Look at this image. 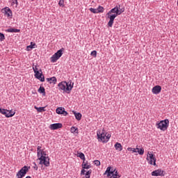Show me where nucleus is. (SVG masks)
Here are the masks:
<instances>
[{
	"instance_id": "11",
	"label": "nucleus",
	"mask_w": 178,
	"mask_h": 178,
	"mask_svg": "<svg viewBox=\"0 0 178 178\" xmlns=\"http://www.w3.org/2000/svg\"><path fill=\"white\" fill-rule=\"evenodd\" d=\"M35 77L38 80H40V81L44 82L45 81V76L42 74V70H40L39 71L35 72Z\"/></svg>"
},
{
	"instance_id": "31",
	"label": "nucleus",
	"mask_w": 178,
	"mask_h": 178,
	"mask_svg": "<svg viewBox=\"0 0 178 178\" xmlns=\"http://www.w3.org/2000/svg\"><path fill=\"white\" fill-rule=\"evenodd\" d=\"M97 10V13H104V7L99 6Z\"/></svg>"
},
{
	"instance_id": "14",
	"label": "nucleus",
	"mask_w": 178,
	"mask_h": 178,
	"mask_svg": "<svg viewBox=\"0 0 178 178\" xmlns=\"http://www.w3.org/2000/svg\"><path fill=\"white\" fill-rule=\"evenodd\" d=\"M162 91V87L161 86H156L152 88V94H155L156 95H158Z\"/></svg>"
},
{
	"instance_id": "36",
	"label": "nucleus",
	"mask_w": 178,
	"mask_h": 178,
	"mask_svg": "<svg viewBox=\"0 0 178 178\" xmlns=\"http://www.w3.org/2000/svg\"><path fill=\"white\" fill-rule=\"evenodd\" d=\"M89 10L92 12V13H98L97 10L93 8H90Z\"/></svg>"
},
{
	"instance_id": "42",
	"label": "nucleus",
	"mask_w": 178,
	"mask_h": 178,
	"mask_svg": "<svg viewBox=\"0 0 178 178\" xmlns=\"http://www.w3.org/2000/svg\"><path fill=\"white\" fill-rule=\"evenodd\" d=\"M13 4L15 3L16 5H18L19 3L17 2V0H13Z\"/></svg>"
},
{
	"instance_id": "27",
	"label": "nucleus",
	"mask_w": 178,
	"mask_h": 178,
	"mask_svg": "<svg viewBox=\"0 0 178 178\" xmlns=\"http://www.w3.org/2000/svg\"><path fill=\"white\" fill-rule=\"evenodd\" d=\"M38 91L40 94H44V95H45V88L44 87L40 86Z\"/></svg>"
},
{
	"instance_id": "22",
	"label": "nucleus",
	"mask_w": 178,
	"mask_h": 178,
	"mask_svg": "<svg viewBox=\"0 0 178 178\" xmlns=\"http://www.w3.org/2000/svg\"><path fill=\"white\" fill-rule=\"evenodd\" d=\"M64 111H65V108L58 107L56 108V113H58V115H63Z\"/></svg>"
},
{
	"instance_id": "38",
	"label": "nucleus",
	"mask_w": 178,
	"mask_h": 178,
	"mask_svg": "<svg viewBox=\"0 0 178 178\" xmlns=\"http://www.w3.org/2000/svg\"><path fill=\"white\" fill-rule=\"evenodd\" d=\"M94 163L96 165V166H99V165H101V162L98 160H95Z\"/></svg>"
},
{
	"instance_id": "26",
	"label": "nucleus",
	"mask_w": 178,
	"mask_h": 178,
	"mask_svg": "<svg viewBox=\"0 0 178 178\" xmlns=\"http://www.w3.org/2000/svg\"><path fill=\"white\" fill-rule=\"evenodd\" d=\"M82 168L83 169H90V168H91V165H90L89 163H82Z\"/></svg>"
},
{
	"instance_id": "15",
	"label": "nucleus",
	"mask_w": 178,
	"mask_h": 178,
	"mask_svg": "<svg viewBox=\"0 0 178 178\" xmlns=\"http://www.w3.org/2000/svg\"><path fill=\"white\" fill-rule=\"evenodd\" d=\"M46 80L47 83H49V84H53L54 86H55L58 81V79H56V77L55 76L47 78Z\"/></svg>"
},
{
	"instance_id": "8",
	"label": "nucleus",
	"mask_w": 178,
	"mask_h": 178,
	"mask_svg": "<svg viewBox=\"0 0 178 178\" xmlns=\"http://www.w3.org/2000/svg\"><path fill=\"white\" fill-rule=\"evenodd\" d=\"M123 12H124V8H120V6H116L115 8L108 11V15L113 13V15L119 16V15H122Z\"/></svg>"
},
{
	"instance_id": "12",
	"label": "nucleus",
	"mask_w": 178,
	"mask_h": 178,
	"mask_svg": "<svg viewBox=\"0 0 178 178\" xmlns=\"http://www.w3.org/2000/svg\"><path fill=\"white\" fill-rule=\"evenodd\" d=\"M108 17L110 19L109 22H108V27H112L113 26V22L115 21V19L118 17L117 15L115 14H108Z\"/></svg>"
},
{
	"instance_id": "25",
	"label": "nucleus",
	"mask_w": 178,
	"mask_h": 178,
	"mask_svg": "<svg viewBox=\"0 0 178 178\" xmlns=\"http://www.w3.org/2000/svg\"><path fill=\"white\" fill-rule=\"evenodd\" d=\"M33 48H35V44H33V42H31V45L26 47L27 51H31Z\"/></svg>"
},
{
	"instance_id": "43",
	"label": "nucleus",
	"mask_w": 178,
	"mask_h": 178,
	"mask_svg": "<svg viewBox=\"0 0 178 178\" xmlns=\"http://www.w3.org/2000/svg\"><path fill=\"white\" fill-rule=\"evenodd\" d=\"M0 110H2V108H0Z\"/></svg>"
},
{
	"instance_id": "41",
	"label": "nucleus",
	"mask_w": 178,
	"mask_h": 178,
	"mask_svg": "<svg viewBox=\"0 0 178 178\" xmlns=\"http://www.w3.org/2000/svg\"><path fill=\"white\" fill-rule=\"evenodd\" d=\"M63 115L64 116H67V112L65 111V109H64V111L63 112Z\"/></svg>"
},
{
	"instance_id": "19",
	"label": "nucleus",
	"mask_w": 178,
	"mask_h": 178,
	"mask_svg": "<svg viewBox=\"0 0 178 178\" xmlns=\"http://www.w3.org/2000/svg\"><path fill=\"white\" fill-rule=\"evenodd\" d=\"M7 33H20V29H16L13 28H10L6 30Z\"/></svg>"
},
{
	"instance_id": "7",
	"label": "nucleus",
	"mask_w": 178,
	"mask_h": 178,
	"mask_svg": "<svg viewBox=\"0 0 178 178\" xmlns=\"http://www.w3.org/2000/svg\"><path fill=\"white\" fill-rule=\"evenodd\" d=\"M30 170V166L24 165L22 167L16 174L17 178H23L26 175H27V172Z\"/></svg>"
},
{
	"instance_id": "16",
	"label": "nucleus",
	"mask_w": 178,
	"mask_h": 178,
	"mask_svg": "<svg viewBox=\"0 0 178 178\" xmlns=\"http://www.w3.org/2000/svg\"><path fill=\"white\" fill-rule=\"evenodd\" d=\"M51 130H58V129H62V124L55 123L50 125Z\"/></svg>"
},
{
	"instance_id": "23",
	"label": "nucleus",
	"mask_w": 178,
	"mask_h": 178,
	"mask_svg": "<svg viewBox=\"0 0 178 178\" xmlns=\"http://www.w3.org/2000/svg\"><path fill=\"white\" fill-rule=\"evenodd\" d=\"M70 130L71 133H72L73 134H79V128L76 127H72Z\"/></svg>"
},
{
	"instance_id": "33",
	"label": "nucleus",
	"mask_w": 178,
	"mask_h": 178,
	"mask_svg": "<svg viewBox=\"0 0 178 178\" xmlns=\"http://www.w3.org/2000/svg\"><path fill=\"white\" fill-rule=\"evenodd\" d=\"M59 6H61L63 8L65 6V1L64 0H60L58 3Z\"/></svg>"
},
{
	"instance_id": "37",
	"label": "nucleus",
	"mask_w": 178,
	"mask_h": 178,
	"mask_svg": "<svg viewBox=\"0 0 178 178\" xmlns=\"http://www.w3.org/2000/svg\"><path fill=\"white\" fill-rule=\"evenodd\" d=\"M5 40V35L3 33H0V41H3Z\"/></svg>"
},
{
	"instance_id": "18",
	"label": "nucleus",
	"mask_w": 178,
	"mask_h": 178,
	"mask_svg": "<svg viewBox=\"0 0 178 178\" xmlns=\"http://www.w3.org/2000/svg\"><path fill=\"white\" fill-rule=\"evenodd\" d=\"M116 151H122L123 149V147L122 146V144L119 143H116L114 145Z\"/></svg>"
},
{
	"instance_id": "32",
	"label": "nucleus",
	"mask_w": 178,
	"mask_h": 178,
	"mask_svg": "<svg viewBox=\"0 0 178 178\" xmlns=\"http://www.w3.org/2000/svg\"><path fill=\"white\" fill-rule=\"evenodd\" d=\"M32 69L34 72V73H36V72H40V70H38V68L37 67V65H32Z\"/></svg>"
},
{
	"instance_id": "17",
	"label": "nucleus",
	"mask_w": 178,
	"mask_h": 178,
	"mask_svg": "<svg viewBox=\"0 0 178 178\" xmlns=\"http://www.w3.org/2000/svg\"><path fill=\"white\" fill-rule=\"evenodd\" d=\"M152 176H163V171L161 169L155 170L152 172Z\"/></svg>"
},
{
	"instance_id": "40",
	"label": "nucleus",
	"mask_w": 178,
	"mask_h": 178,
	"mask_svg": "<svg viewBox=\"0 0 178 178\" xmlns=\"http://www.w3.org/2000/svg\"><path fill=\"white\" fill-rule=\"evenodd\" d=\"M83 175H86V170L83 169L81 171V176H83Z\"/></svg>"
},
{
	"instance_id": "5",
	"label": "nucleus",
	"mask_w": 178,
	"mask_h": 178,
	"mask_svg": "<svg viewBox=\"0 0 178 178\" xmlns=\"http://www.w3.org/2000/svg\"><path fill=\"white\" fill-rule=\"evenodd\" d=\"M40 161V165H44L46 167L49 166V157L47 156V153L38 156Z\"/></svg>"
},
{
	"instance_id": "24",
	"label": "nucleus",
	"mask_w": 178,
	"mask_h": 178,
	"mask_svg": "<svg viewBox=\"0 0 178 178\" xmlns=\"http://www.w3.org/2000/svg\"><path fill=\"white\" fill-rule=\"evenodd\" d=\"M34 108L38 112H45V107H37V106H35Z\"/></svg>"
},
{
	"instance_id": "6",
	"label": "nucleus",
	"mask_w": 178,
	"mask_h": 178,
	"mask_svg": "<svg viewBox=\"0 0 178 178\" xmlns=\"http://www.w3.org/2000/svg\"><path fill=\"white\" fill-rule=\"evenodd\" d=\"M63 51H65V48H61L50 58L51 63H55L58 60V59L63 55Z\"/></svg>"
},
{
	"instance_id": "28",
	"label": "nucleus",
	"mask_w": 178,
	"mask_h": 178,
	"mask_svg": "<svg viewBox=\"0 0 178 178\" xmlns=\"http://www.w3.org/2000/svg\"><path fill=\"white\" fill-rule=\"evenodd\" d=\"M78 156L79 158H80L81 159H82V161H86V156L84 155V153L83 152H79L78 153Z\"/></svg>"
},
{
	"instance_id": "39",
	"label": "nucleus",
	"mask_w": 178,
	"mask_h": 178,
	"mask_svg": "<svg viewBox=\"0 0 178 178\" xmlns=\"http://www.w3.org/2000/svg\"><path fill=\"white\" fill-rule=\"evenodd\" d=\"M33 169H35V170H38V166H37V163H35V162L33 163Z\"/></svg>"
},
{
	"instance_id": "29",
	"label": "nucleus",
	"mask_w": 178,
	"mask_h": 178,
	"mask_svg": "<svg viewBox=\"0 0 178 178\" xmlns=\"http://www.w3.org/2000/svg\"><path fill=\"white\" fill-rule=\"evenodd\" d=\"M136 152H138L139 155H144V149L136 147Z\"/></svg>"
},
{
	"instance_id": "13",
	"label": "nucleus",
	"mask_w": 178,
	"mask_h": 178,
	"mask_svg": "<svg viewBox=\"0 0 178 178\" xmlns=\"http://www.w3.org/2000/svg\"><path fill=\"white\" fill-rule=\"evenodd\" d=\"M3 13H4L5 16H7V17H11L13 16V13H12V10L9 8V7H5L2 9Z\"/></svg>"
},
{
	"instance_id": "30",
	"label": "nucleus",
	"mask_w": 178,
	"mask_h": 178,
	"mask_svg": "<svg viewBox=\"0 0 178 178\" xmlns=\"http://www.w3.org/2000/svg\"><path fill=\"white\" fill-rule=\"evenodd\" d=\"M91 173H92V171L91 170L87 171L86 173H85L86 178L91 177Z\"/></svg>"
},
{
	"instance_id": "1",
	"label": "nucleus",
	"mask_w": 178,
	"mask_h": 178,
	"mask_svg": "<svg viewBox=\"0 0 178 178\" xmlns=\"http://www.w3.org/2000/svg\"><path fill=\"white\" fill-rule=\"evenodd\" d=\"M74 83L72 84V81L70 83L66 82V81H63L58 84L59 91H63L67 94H70L72 90H73Z\"/></svg>"
},
{
	"instance_id": "2",
	"label": "nucleus",
	"mask_w": 178,
	"mask_h": 178,
	"mask_svg": "<svg viewBox=\"0 0 178 178\" xmlns=\"http://www.w3.org/2000/svg\"><path fill=\"white\" fill-rule=\"evenodd\" d=\"M97 136L98 141H102V143H108L111 137V134H108L105 130L97 131Z\"/></svg>"
},
{
	"instance_id": "4",
	"label": "nucleus",
	"mask_w": 178,
	"mask_h": 178,
	"mask_svg": "<svg viewBox=\"0 0 178 178\" xmlns=\"http://www.w3.org/2000/svg\"><path fill=\"white\" fill-rule=\"evenodd\" d=\"M156 127L162 131L168 130V128L169 127V120L165 119L156 123Z\"/></svg>"
},
{
	"instance_id": "21",
	"label": "nucleus",
	"mask_w": 178,
	"mask_h": 178,
	"mask_svg": "<svg viewBox=\"0 0 178 178\" xmlns=\"http://www.w3.org/2000/svg\"><path fill=\"white\" fill-rule=\"evenodd\" d=\"M73 113L75 116V119H76V120H81V113H76V111H73Z\"/></svg>"
},
{
	"instance_id": "35",
	"label": "nucleus",
	"mask_w": 178,
	"mask_h": 178,
	"mask_svg": "<svg viewBox=\"0 0 178 178\" xmlns=\"http://www.w3.org/2000/svg\"><path fill=\"white\" fill-rule=\"evenodd\" d=\"M127 151H132L133 152H137V148L128 147Z\"/></svg>"
},
{
	"instance_id": "3",
	"label": "nucleus",
	"mask_w": 178,
	"mask_h": 178,
	"mask_svg": "<svg viewBox=\"0 0 178 178\" xmlns=\"http://www.w3.org/2000/svg\"><path fill=\"white\" fill-rule=\"evenodd\" d=\"M104 175H106L107 177L110 178H120V175H119V172L116 169H112L111 166H109L106 168L105 172Z\"/></svg>"
},
{
	"instance_id": "9",
	"label": "nucleus",
	"mask_w": 178,
	"mask_h": 178,
	"mask_svg": "<svg viewBox=\"0 0 178 178\" xmlns=\"http://www.w3.org/2000/svg\"><path fill=\"white\" fill-rule=\"evenodd\" d=\"M146 159L149 165H156V158L154 156V154L148 152Z\"/></svg>"
},
{
	"instance_id": "20",
	"label": "nucleus",
	"mask_w": 178,
	"mask_h": 178,
	"mask_svg": "<svg viewBox=\"0 0 178 178\" xmlns=\"http://www.w3.org/2000/svg\"><path fill=\"white\" fill-rule=\"evenodd\" d=\"M37 151H38V156H40V155H45V152L42 149H41V146H38L37 147Z\"/></svg>"
},
{
	"instance_id": "10",
	"label": "nucleus",
	"mask_w": 178,
	"mask_h": 178,
	"mask_svg": "<svg viewBox=\"0 0 178 178\" xmlns=\"http://www.w3.org/2000/svg\"><path fill=\"white\" fill-rule=\"evenodd\" d=\"M0 113L2 115H4L6 118H13V116H15V112H12V110L9 111L8 109L1 108L0 110Z\"/></svg>"
},
{
	"instance_id": "34",
	"label": "nucleus",
	"mask_w": 178,
	"mask_h": 178,
	"mask_svg": "<svg viewBox=\"0 0 178 178\" xmlns=\"http://www.w3.org/2000/svg\"><path fill=\"white\" fill-rule=\"evenodd\" d=\"M91 56H93L94 58H97V51L94 50L90 53Z\"/></svg>"
}]
</instances>
